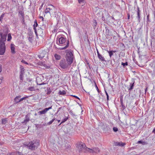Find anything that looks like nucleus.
Here are the masks:
<instances>
[{"label":"nucleus","mask_w":155,"mask_h":155,"mask_svg":"<svg viewBox=\"0 0 155 155\" xmlns=\"http://www.w3.org/2000/svg\"><path fill=\"white\" fill-rule=\"evenodd\" d=\"M56 43L59 45H66L63 48H60L58 49L60 50H64L66 49L69 46V41L67 40L66 38L63 37H61L59 39L58 41H57Z\"/></svg>","instance_id":"f03ea898"},{"label":"nucleus","mask_w":155,"mask_h":155,"mask_svg":"<svg viewBox=\"0 0 155 155\" xmlns=\"http://www.w3.org/2000/svg\"><path fill=\"white\" fill-rule=\"evenodd\" d=\"M46 83H45L44 82H43V83H40V84H39V83H38V82H37V84H38L39 85H44V84H45Z\"/></svg>","instance_id":"a18cd8bd"},{"label":"nucleus","mask_w":155,"mask_h":155,"mask_svg":"<svg viewBox=\"0 0 155 155\" xmlns=\"http://www.w3.org/2000/svg\"><path fill=\"white\" fill-rule=\"evenodd\" d=\"M62 108L61 107H59L58 108V111H57V113H58L59 111V110L61 109Z\"/></svg>","instance_id":"de8ad7c7"},{"label":"nucleus","mask_w":155,"mask_h":155,"mask_svg":"<svg viewBox=\"0 0 155 155\" xmlns=\"http://www.w3.org/2000/svg\"><path fill=\"white\" fill-rule=\"evenodd\" d=\"M137 143H140L143 145H147L148 143L146 141H143L142 140H140L138 141Z\"/></svg>","instance_id":"a211bd4d"},{"label":"nucleus","mask_w":155,"mask_h":155,"mask_svg":"<svg viewBox=\"0 0 155 155\" xmlns=\"http://www.w3.org/2000/svg\"><path fill=\"white\" fill-rule=\"evenodd\" d=\"M152 132L153 133H154V134H155V127H154V128L153 129V130L152 131Z\"/></svg>","instance_id":"5fc2aeb1"},{"label":"nucleus","mask_w":155,"mask_h":155,"mask_svg":"<svg viewBox=\"0 0 155 155\" xmlns=\"http://www.w3.org/2000/svg\"><path fill=\"white\" fill-rule=\"evenodd\" d=\"M50 8H47L45 10V13L46 14L49 13L50 15L54 13V12L50 11Z\"/></svg>","instance_id":"dca6fc26"},{"label":"nucleus","mask_w":155,"mask_h":155,"mask_svg":"<svg viewBox=\"0 0 155 155\" xmlns=\"http://www.w3.org/2000/svg\"><path fill=\"white\" fill-rule=\"evenodd\" d=\"M70 146L69 145H68V148H70Z\"/></svg>","instance_id":"0e129e2a"},{"label":"nucleus","mask_w":155,"mask_h":155,"mask_svg":"<svg viewBox=\"0 0 155 155\" xmlns=\"http://www.w3.org/2000/svg\"><path fill=\"white\" fill-rule=\"evenodd\" d=\"M68 119V117H67V118H65L63 119V120H62L61 122L59 124V125H60L61 124H62V123H64V122H65Z\"/></svg>","instance_id":"a878e982"},{"label":"nucleus","mask_w":155,"mask_h":155,"mask_svg":"<svg viewBox=\"0 0 155 155\" xmlns=\"http://www.w3.org/2000/svg\"><path fill=\"white\" fill-rule=\"evenodd\" d=\"M97 25V22L95 20H94V22L93 24V26L94 27H96Z\"/></svg>","instance_id":"72a5a7b5"},{"label":"nucleus","mask_w":155,"mask_h":155,"mask_svg":"<svg viewBox=\"0 0 155 155\" xmlns=\"http://www.w3.org/2000/svg\"><path fill=\"white\" fill-rule=\"evenodd\" d=\"M55 120V118H53L49 122H48L47 124L48 125H50L52 124V123L54 121V120Z\"/></svg>","instance_id":"cd10ccee"},{"label":"nucleus","mask_w":155,"mask_h":155,"mask_svg":"<svg viewBox=\"0 0 155 155\" xmlns=\"http://www.w3.org/2000/svg\"><path fill=\"white\" fill-rule=\"evenodd\" d=\"M149 15H148L147 16V21H150V20H149Z\"/></svg>","instance_id":"6e6d98bb"},{"label":"nucleus","mask_w":155,"mask_h":155,"mask_svg":"<svg viewBox=\"0 0 155 155\" xmlns=\"http://www.w3.org/2000/svg\"><path fill=\"white\" fill-rule=\"evenodd\" d=\"M11 51L12 53H15V48L14 47H12V46L11 47Z\"/></svg>","instance_id":"f704fd0d"},{"label":"nucleus","mask_w":155,"mask_h":155,"mask_svg":"<svg viewBox=\"0 0 155 155\" xmlns=\"http://www.w3.org/2000/svg\"><path fill=\"white\" fill-rule=\"evenodd\" d=\"M7 155H22L21 153L19 152H16L8 153Z\"/></svg>","instance_id":"f8f14e48"},{"label":"nucleus","mask_w":155,"mask_h":155,"mask_svg":"<svg viewBox=\"0 0 155 155\" xmlns=\"http://www.w3.org/2000/svg\"><path fill=\"white\" fill-rule=\"evenodd\" d=\"M105 92L107 96V101H108L109 100V96L108 94L107 93V92L105 90Z\"/></svg>","instance_id":"e433bc0d"},{"label":"nucleus","mask_w":155,"mask_h":155,"mask_svg":"<svg viewBox=\"0 0 155 155\" xmlns=\"http://www.w3.org/2000/svg\"><path fill=\"white\" fill-rule=\"evenodd\" d=\"M43 29L42 28H38V29L37 28H35V32L36 35H37L38 33L39 35H43Z\"/></svg>","instance_id":"0eeeda50"},{"label":"nucleus","mask_w":155,"mask_h":155,"mask_svg":"<svg viewBox=\"0 0 155 155\" xmlns=\"http://www.w3.org/2000/svg\"><path fill=\"white\" fill-rule=\"evenodd\" d=\"M111 17L113 20H115L114 18L112 16Z\"/></svg>","instance_id":"e2e57ef3"},{"label":"nucleus","mask_w":155,"mask_h":155,"mask_svg":"<svg viewBox=\"0 0 155 155\" xmlns=\"http://www.w3.org/2000/svg\"><path fill=\"white\" fill-rule=\"evenodd\" d=\"M134 83V81L133 80L132 81V83H130V87L129 88V90L130 91L133 89Z\"/></svg>","instance_id":"f3484780"},{"label":"nucleus","mask_w":155,"mask_h":155,"mask_svg":"<svg viewBox=\"0 0 155 155\" xmlns=\"http://www.w3.org/2000/svg\"><path fill=\"white\" fill-rule=\"evenodd\" d=\"M97 56H99V55H100V54H101L99 51H98V50L97 49Z\"/></svg>","instance_id":"3c124183"},{"label":"nucleus","mask_w":155,"mask_h":155,"mask_svg":"<svg viewBox=\"0 0 155 155\" xmlns=\"http://www.w3.org/2000/svg\"><path fill=\"white\" fill-rule=\"evenodd\" d=\"M86 149L88 150V152H89L91 153H98L100 152V150L97 147H94L92 149H90L88 148H87Z\"/></svg>","instance_id":"39448f33"},{"label":"nucleus","mask_w":155,"mask_h":155,"mask_svg":"<svg viewBox=\"0 0 155 155\" xmlns=\"http://www.w3.org/2000/svg\"><path fill=\"white\" fill-rule=\"evenodd\" d=\"M34 115L35 116H36L37 115V114L36 113H35V114H34Z\"/></svg>","instance_id":"338daca9"},{"label":"nucleus","mask_w":155,"mask_h":155,"mask_svg":"<svg viewBox=\"0 0 155 155\" xmlns=\"http://www.w3.org/2000/svg\"><path fill=\"white\" fill-rule=\"evenodd\" d=\"M47 94H50L51 92V90L50 89V88H48L47 89Z\"/></svg>","instance_id":"c756f323"},{"label":"nucleus","mask_w":155,"mask_h":155,"mask_svg":"<svg viewBox=\"0 0 155 155\" xmlns=\"http://www.w3.org/2000/svg\"><path fill=\"white\" fill-rule=\"evenodd\" d=\"M5 51V42L0 41V55H2Z\"/></svg>","instance_id":"20e7f679"},{"label":"nucleus","mask_w":155,"mask_h":155,"mask_svg":"<svg viewBox=\"0 0 155 155\" xmlns=\"http://www.w3.org/2000/svg\"><path fill=\"white\" fill-rule=\"evenodd\" d=\"M121 105H122V106L124 108H125V106H124L123 105L122 101H121Z\"/></svg>","instance_id":"8fccbe9b"},{"label":"nucleus","mask_w":155,"mask_h":155,"mask_svg":"<svg viewBox=\"0 0 155 155\" xmlns=\"http://www.w3.org/2000/svg\"><path fill=\"white\" fill-rule=\"evenodd\" d=\"M130 15H128V19H129L130 18Z\"/></svg>","instance_id":"69168bd1"},{"label":"nucleus","mask_w":155,"mask_h":155,"mask_svg":"<svg viewBox=\"0 0 155 155\" xmlns=\"http://www.w3.org/2000/svg\"><path fill=\"white\" fill-rule=\"evenodd\" d=\"M43 4H42L41 6L40 7V8H39V9H41V8H42V7L43 6Z\"/></svg>","instance_id":"bf43d9fd"},{"label":"nucleus","mask_w":155,"mask_h":155,"mask_svg":"<svg viewBox=\"0 0 155 155\" xmlns=\"http://www.w3.org/2000/svg\"><path fill=\"white\" fill-rule=\"evenodd\" d=\"M147 87H146V89H145V94L147 92Z\"/></svg>","instance_id":"4d7b16f0"},{"label":"nucleus","mask_w":155,"mask_h":155,"mask_svg":"<svg viewBox=\"0 0 155 155\" xmlns=\"http://www.w3.org/2000/svg\"><path fill=\"white\" fill-rule=\"evenodd\" d=\"M3 35V34L2 32H0V35L1 37Z\"/></svg>","instance_id":"13d9d810"},{"label":"nucleus","mask_w":155,"mask_h":155,"mask_svg":"<svg viewBox=\"0 0 155 155\" xmlns=\"http://www.w3.org/2000/svg\"><path fill=\"white\" fill-rule=\"evenodd\" d=\"M95 87H96V89L97 91V92L99 93L100 92V91H99V89H98V88L97 87V86L96 84L95 83Z\"/></svg>","instance_id":"79ce46f5"},{"label":"nucleus","mask_w":155,"mask_h":155,"mask_svg":"<svg viewBox=\"0 0 155 155\" xmlns=\"http://www.w3.org/2000/svg\"><path fill=\"white\" fill-rule=\"evenodd\" d=\"M114 145L116 146L122 147L125 145V144L124 143L115 142H114Z\"/></svg>","instance_id":"ddd939ff"},{"label":"nucleus","mask_w":155,"mask_h":155,"mask_svg":"<svg viewBox=\"0 0 155 155\" xmlns=\"http://www.w3.org/2000/svg\"><path fill=\"white\" fill-rule=\"evenodd\" d=\"M23 18L22 20V23L24 24V17L23 18Z\"/></svg>","instance_id":"864d4df0"},{"label":"nucleus","mask_w":155,"mask_h":155,"mask_svg":"<svg viewBox=\"0 0 155 155\" xmlns=\"http://www.w3.org/2000/svg\"><path fill=\"white\" fill-rule=\"evenodd\" d=\"M57 120L58 122H59L61 121L60 120Z\"/></svg>","instance_id":"052dcab7"},{"label":"nucleus","mask_w":155,"mask_h":155,"mask_svg":"<svg viewBox=\"0 0 155 155\" xmlns=\"http://www.w3.org/2000/svg\"><path fill=\"white\" fill-rule=\"evenodd\" d=\"M28 90L31 91H35V89L33 87H29Z\"/></svg>","instance_id":"473e14b6"},{"label":"nucleus","mask_w":155,"mask_h":155,"mask_svg":"<svg viewBox=\"0 0 155 155\" xmlns=\"http://www.w3.org/2000/svg\"><path fill=\"white\" fill-rule=\"evenodd\" d=\"M28 97H23L22 98H20V102L23 101V100H25Z\"/></svg>","instance_id":"58836bf2"},{"label":"nucleus","mask_w":155,"mask_h":155,"mask_svg":"<svg viewBox=\"0 0 155 155\" xmlns=\"http://www.w3.org/2000/svg\"><path fill=\"white\" fill-rule=\"evenodd\" d=\"M2 123L3 124H5L7 122V119L6 118L2 119Z\"/></svg>","instance_id":"c85d7f7f"},{"label":"nucleus","mask_w":155,"mask_h":155,"mask_svg":"<svg viewBox=\"0 0 155 155\" xmlns=\"http://www.w3.org/2000/svg\"><path fill=\"white\" fill-rule=\"evenodd\" d=\"M38 64L44 67H45L46 66V64H45V62L42 61H40L38 62Z\"/></svg>","instance_id":"5701e85b"},{"label":"nucleus","mask_w":155,"mask_h":155,"mask_svg":"<svg viewBox=\"0 0 155 155\" xmlns=\"http://www.w3.org/2000/svg\"><path fill=\"white\" fill-rule=\"evenodd\" d=\"M30 119L29 116L27 114L25 117V119L24 120V122H27Z\"/></svg>","instance_id":"aec40b11"},{"label":"nucleus","mask_w":155,"mask_h":155,"mask_svg":"<svg viewBox=\"0 0 155 155\" xmlns=\"http://www.w3.org/2000/svg\"><path fill=\"white\" fill-rule=\"evenodd\" d=\"M21 62L22 63H23L25 64H28V63L27 62L23 60H21Z\"/></svg>","instance_id":"c03bdc74"},{"label":"nucleus","mask_w":155,"mask_h":155,"mask_svg":"<svg viewBox=\"0 0 155 155\" xmlns=\"http://www.w3.org/2000/svg\"><path fill=\"white\" fill-rule=\"evenodd\" d=\"M53 11V9L52 8H50V11L51 12H53V11Z\"/></svg>","instance_id":"680f3d73"},{"label":"nucleus","mask_w":155,"mask_h":155,"mask_svg":"<svg viewBox=\"0 0 155 155\" xmlns=\"http://www.w3.org/2000/svg\"><path fill=\"white\" fill-rule=\"evenodd\" d=\"M38 25L37 22L35 20V21H34V24L33 25V27L34 30H35V28H36V27H37Z\"/></svg>","instance_id":"b1692460"},{"label":"nucleus","mask_w":155,"mask_h":155,"mask_svg":"<svg viewBox=\"0 0 155 155\" xmlns=\"http://www.w3.org/2000/svg\"><path fill=\"white\" fill-rule=\"evenodd\" d=\"M45 54H47L45 51H43L42 53L38 55L39 58L41 59L43 58L45 56Z\"/></svg>","instance_id":"2eb2a0df"},{"label":"nucleus","mask_w":155,"mask_h":155,"mask_svg":"<svg viewBox=\"0 0 155 155\" xmlns=\"http://www.w3.org/2000/svg\"><path fill=\"white\" fill-rule=\"evenodd\" d=\"M107 51L108 53L110 58H111V56L113 55V53L116 52V51H115L107 50Z\"/></svg>","instance_id":"4468645a"},{"label":"nucleus","mask_w":155,"mask_h":155,"mask_svg":"<svg viewBox=\"0 0 155 155\" xmlns=\"http://www.w3.org/2000/svg\"><path fill=\"white\" fill-rule=\"evenodd\" d=\"M23 74H20V78L21 80H23Z\"/></svg>","instance_id":"ea45409f"},{"label":"nucleus","mask_w":155,"mask_h":155,"mask_svg":"<svg viewBox=\"0 0 155 155\" xmlns=\"http://www.w3.org/2000/svg\"><path fill=\"white\" fill-rule=\"evenodd\" d=\"M28 40L29 41L31 42H32L33 41V40L32 38L31 37H29L28 38Z\"/></svg>","instance_id":"a19ab883"},{"label":"nucleus","mask_w":155,"mask_h":155,"mask_svg":"<svg viewBox=\"0 0 155 155\" xmlns=\"http://www.w3.org/2000/svg\"><path fill=\"white\" fill-rule=\"evenodd\" d=\"M98 58L100 59V60H101V61H105V59L102 56V55L101 54L98 56Z\"/></svg>","instance_id":"6ab92c4d"},{"label":"nucleus","mask_w":155,"mask_h":155,"mask_svg":"<svg viewBox=\"0 0 155 155\" xmlns=\"http://www.w3.org/2000/svg\"><path fill=\"white\" fill-rule=\"evenodd\" d=\"M24 69V68H22L21 69L20 71V74H23L25 73Z\"/></svg>","instance_id":"2f4dec72"},{"label":"nucleus","mask_w":155,"mask_h":155,"mask_svg":"<svg viewBox=\"0 0 155 155\" xmlns=\"http://www.w3.org/2000/svg\"><path fill=\"white\" fill-rule=\"evenodd\" d=\"M2 82V80L0 79V84H1V82Z\"/></svg>","instance_id":"774afa93"},{"label":"nucleus","mask_w":155,"mask_h":155,"mask_svg":"<svg viewBox=\"0 0 155 155\" xmlns=\"http://www.w3.org/2000/svg\"><path fill=\"white\" fill-rule=\"evenodd\" d=\"M113 130L115 132H116L118 131V129L116 127H114L113 128Z\"/></svg>","instance_id":"4c0bfd02"},{"label":"nucleus","mask_w":155,"mask_h":155,"mask_svg":"<svg viewBox=\"0 0 155 155\" xmlns=\"http://www.w3.org/2000/svg\"><path fill=\"white\" fill-rule=\"evenodd\" d=\"M19 14L21 16L22 18L24 17V12L22 11H20L19 12Z\"/></svg>","instance_id":"393cba45"},{"label":"nucleus","mask_w":155,"mask_h":155,"mask_svg":"<svg viewBox=\"0 0 155 155\" xmlns=\"http://www.w3.org/2000/svg\"><path fill=\"white\" fill-rule=\"evenodd\" d=\"M121 65L123 66V67H124L125 66H127L128 65V63L127 62H126L125 63L122 62Z\"/></svg>","instance_id":"c9c22d12"},{"label":"nucleus","mask_w":155,"mask_h":155,"mask_svg":"<svg viewBox=\"0 0 155 155\" xmlns=\"http://www.w3.org/2000/svg\"><path fill=\"white\" fill-rule=\"evenodd\" d=\"M12 39V36L10 34H9L8 35L7 41H9Z\"/></svg>","instance_id":"bb28decb"},{"label":"nucleus","mask_w":155,"mask_h":155,"mask_svg":"<svg viewBox=\"0 0 155 155\" xmlns=\"http://www.w3.org/2000/svg\"><path fill=\"white\" fill-rule=\"evenodd\" d=\"M21 96H16L15 98H14V102L15 104H17L20 102V99L21 98Z\"/></svg>","instance_id":"9b49d317"},{"label":"nucleus","mask_w":155,"mask_h":155,"mask_svg":"<svg viewBox=\"0 0 155 155\" xmlns=\"http://www.w3.org/2000/svg\"><path fill=\"white\" fill-rule=\"evenodd\" d=\"M84 0H78V2L79 3H81L83 2Z\"/></svg>","instance_id":"49530a36"},{"label":"nucleus","mask_w":155,"mask_h":155,"mask_svg":"<svg viewBox=\"0 0 155 155\" xmlns=\"http://www.w3.org/2000/svg\"><path fill=\"white\" fill-rule=\"evenodd\" d=\"M51 108L52 106L49 107L48 108H46L42 110L39 111L38 113L40 115L45 114L47 112L48 110L50 109H51Z\"/></svg>","instance_id":"6e6552de"},{"label":"nucleus","mask_w":155,"mask_h":155,"mask_svg":"<svg viewBox=\"0 0 155 155\" xmlns=\"http://www.w3.org/2000/svg\"><path fill=\"white\" fill-rule=\"evenodd\" d=\"M7 35V34H3L2 36H1V38L0 39V41H1V42H5V41L6 40Z\"/></svg>","instance_id":"9d476101"},{"label":"nucleus","mask_w":155,"mask_h":155,"mask_svg":"<svg viewBox=\"0 0 155 155\" xmlns=\"http://www.w3.org/2000/svg\"><path fill=\"white\" fill-rule=\"evenodd\" d=\"M59 94L60 95H65L66 94V92L64 90L61 91V90H60L59 91Z\"/></svg>","instance_id":"412c9836"},{"label":"nucleus","mask_w":155,"mask_h":155,"mask_svg":"<svg viewBox=\"0 0 155 155\" xmlns=\"http://www.w3.org/2000/svg\"><path fill=\"white\" fill-rule=\"evenodd\" d=\"M54 56L55 59L58 60L60 59L61 58V56L56 54H54Z\"/></svg>","instance_id":"4be33fe9"},{"label":"nucleus","mask_w":155,"mask_h":155,"mask_svg":"<svg viewBox=\"0 0 155 155\" xmlns=\"http://www.w3.org/2000/svg\"><path fill=\"white\" fill-rule=\"evenodd\" d=\"M39 145V141L38 140H33L30 142L27 145V146L29 149L32 150H34L37 149Z\"/></svg>","instance_id":"7ed1b4c3"},{"label":"nucleus","mask_w":155,"mask_h":155,"mask_svg":"<svg viewBox=\"0 0 155 155\" xmlns=\"http://www.w3.org/2000/svg\"><path fill=\"white\" fill-rule=\"evenodd\" d=\"M78 148L80 149V151L84 152H88V150L86 149L87 147H86V146L84 144H79L78 145Z\"/></svg>","instance_id":"423d86ee"},{"label":"nucleus","mask_w":155,"mask_h":155,"mask_svg":"<svg viewBox=\"0 0 155 155\" xmlns=\"http://www.w3.org/2000/svg\"><path fill=\"white\" fill-rule=\"evenodd\" d=\"M39 18L41 19L42 21H43L44 18L42 16H40L39 17Z\"/></svg>","instance_id":"603ef678"},{"label":"nucleus","mask_w":155,"mask_h":155,"mask_svg":"<svg viewBox=\"0 0 155 155\" xmlns=\"http://www.w3.org/2000/svg\"><path fill=\"white\" fill-rule=\"evenodd\" d=\"M2 71V66L0 65V73Z\"/></svg>","instance_id":"09e8293b"},{"label":"nucleus","mask_w":155,"mask_h":155,"mask_svg":"<svg viewBox=\"0 0 155 155\" xmlns=\"http://www.w3.org/2000/svg\"><path fill=\"white\" fill-rule=\"evenodd\" d=\"M71 96H72L74 97L79 99V100H80V99L78 96H75V95H72Z\"/></svg>","instance_id":"37998d69"},{"label":"nucleus","mask_w":155,"mask_h":155,"mask_svg":"<svg viewBox=\"0 0 155 155\" xmlns=\"http://www.w3.org/2000/svg\"><path fill=\"white\" fill-rule=\"evenodd\" d=\"M140 11L139 7H137V16L136 17L137 18L138 21V22H140Z\"/></svg>","instance_id":"1a4fd4ad"},{"label":"nucleus","mask_w":155,"mask_h":155,"mask_svg":"<svg viewBox=\"0 0 155 155\" xmlns=\"http://www.w3.org/2000/svg\"><path fill=\"white\" fill-rule=\"evenodd\" d=\"M5 14L3 13L0 17V21L2 22V19L4 16Z\"/></svg>","instance_id":"7c9ffc66"},{"label":"nucleus","mask_w":155,"mask_h":155,"mask_svg":"<svg viewBox=\"0 0 155 155\" xmlns=\"http://www.w3.org/2000/svg\"><path fill=\"white\" fill-rule=\"evenodd\" d=\"M66 60H62L60 62V66L62 69H65L69 68L73 61V55L70 49L66 50Z\"/></svg>","instance_id":"f257e3e1"}]
</instances>
